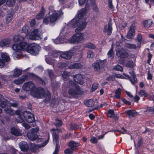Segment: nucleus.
<instances>
[{"label":"nucleus","instance_id":"a19ab883","mask_svg":"<svg viewBox=\"0 0 154 154\" xmlns=\"http://www.w3.org/2000/svg\"><path fill=\"white\" fill-rule=\"evenodd\" d=\"M21 48L20 43L19 44H14L12 47L13 50L15 51L20 50Z\"/></svg>","mask_w":154,"mask_h":154},{"label":"nucleus","instance_id":"de8ad7c7","mask_svg":"<svg viewBox=\"0 0 154 154\" xmlns=\"http://www.w3.org/2000/svg\"><path fill=\"white\" fill-rule=\"evenodd\" d=\"M7 102L8 101L7 100V101H5L0 99V106L2 108L5 107L7 105V103H8Z\"/></svg>","mask_w":154,"mask_h":154},{"label":"nucleus","instance_id":"ea45409f","mask_svg":"<svg viewBox=\"0 0 154 154\" xmlns=\"http://www.w3.org/2000/svg\"><path fill=\"white\" fill-rule=\"evenodd\" d=\"M85 47L93 49H95L96 48L95 45L91 42L86 43L85 45Z\"/></svg>","mask_w":154,"mask_h":154},{"label":"nucleus","instance_id":"ddd939ff","mask_svg":"<svg viewBox=\"0 0 154 154\" xmlns=\"http://www.w3.org/2000/svg\"><path fill=\"white\" fill-rule=\"evenodd\" d=\"M136 28V27L134 23H133L131 25L126 35L127 38L130 39L134 36Z\"/></svg>","mask_w":154,"mask_h":154},{"label":"nucleus","instance_id":"e433bc0d","mask_svg":"<svg viewBox=\"0 0 154 154\" xmlns=\"http://www.w3.org/2000/svg\"><path fill=\"white\" fill-rule=\"evenodd\" d=\"M129 74L131 76L133 77V81H132L131 83L133 84L136 83L137 82V79L134 71L133 70H131L129 72Z\"/></svg>","mask_w":154,"mask_h":154},{"label":"nucleus","instance_id":"f704fd0d","mask_svg":"<svg viewBox=\"0 0 154 154\" xmlns=\"http://www.w3.org/2000/svg\"><path fill=\"white\" fill-rule=\"evenodd\" d=\"M13 76L15 77H18L21 75L22 72L21 70L18 69H14Z\"/></svg>","mask_w":154,"mask_h":154},{"label":"nucleus","instance_id":"2f4dec72","mask_svg":"<svg viewBox=\"0 0 154 154\" xmlns=\"http://www.w3.org/2000/svg\"><path fill=\"white\" fill-rule=\"evenodd\" d=\"M125 47L129 49H135L137 48H140V47H137V45H136L135 44L126 43L125 45Z\"/></svg>","mask_w":154,"mask_h":154},{"label":"nucleus","instance_id":"09e8293b","mask_svg":"<svg viewBox=\"0 0 154 154\" xmlns=\"http://www.w3.org/2000/svg\"><path fill=\"white\" fill-rule=\"evenodd\" d=\"M48 73L51 80H52L55 77V75L52 70H48Z\"/></svg>","mask_w":154,"mask_h":154},{"label":"nucleus","instance_id":"4d7b16f0","mask_svg":"<svg viewBox=\"0 0 154 154\" xmlns=\"http://www.w3.org/2000/svg\"><path fill=\"white\" fill-rule=\"evenodd\" d=\"M12 17L13 16L11 14H8L6 18V23H8L11 20Z\"/></svg>","mask_w":154,"mask_h":154},{"label":"nucleus","instance_id":"5fc2aeb1","mask_svg":"<svg viewBox=\"0 0 154 154\" xmlns=\"http://www.w3.org/2000/svg\"><path fill=\"white\" fill-rule=\"evenodd\" d=\"M113 69L115 70L121 72L123 70V68L122 67L119 65H117L113 67Z\"/></svg>","mask_w":154,"mask_h":154},{"label":"nucleus","instance_id":"4468645a","mask_svg":"<svg viewBox=\"0 0 154 154\" xmlns=\"http://www.w3.org/2000/svg\"><path fill=\"white\" fill-rule=\"evenodd\" d=\"M112 22L110 21L108 22V25L104 26L103 32L107 33L108 35H110L112 33Z\"/></svg>","mask_w":154,"mask_h":154},{"label":"nucleus","instance_id":"a878e982","mask_svg":"<svg viewBox=\"0 0 154 154\" xmlns=\"http://www.w3.org/2000/svg\"><path fill=\"white\" fill-rule=\"evenodd\" d=\"M84 67V65L80 63H74L70 66V67L71 69H82Z\"/></svg>","mask_w":154,"mask_h":154},{"label":"nucleus","instance_id":"39448f33","mask_svg":"<svg viewBox=\"0 0 154 154\" xmlns=\"http://www.w3.org/2000/svg\"><path fill=\"white\" fill-rule=\"evenodd\" d=\"M83 35L84 34L82 33L75 34L69 39V41L73 44L81 43L84 40Z\"/></svg>","mask_w":154,"mask_h":154},{"label":"nucleus","instance_id":"8fccbe9b","mask_svg":"<svg viewBox=\"0 0 154 154\" xmlns=\"http://www.w3.org/2000/svg\"><path fill=\"white\" fill-rule=\"evenodd\" d=\"M94 52L91 51H88L87 53V57L88 58H93L94 57Z\"/></svg>","mask_w":154,"mask_h":154},{"label":"nucleus","instance_id":"864d4df0","mask_svg":"<svg viewBox=\"0 0 154 154\" xmlns=\"http://www.w3.org/2000/svg\"><path fill=\"white\" fill-rule=\"evenodd\" d=\"M70 128L71 130H75L79 128V125L76 124H70Z\"/></svg>","mask_w":154,"mask_h":154},{"label":"nucleus","instance_id":"680f3d73","mask_svg":"<svg viewBox=\"0 0 154 154\" xmlns=\"http://www.w3.org/2000/svg\"><path fill=\"white\" fill-rule=\"evenodd\" d=\"M146 112L148 111L149 112H151L152 113L154 114V107H147Z\"/></svg>","mask_w":154,"mask_h":154},{"label":"nucleus","instance_id":"49530a36","mask_svg":"<svg viewBox=\"0 0 154 154\" xmlns=\"http://www.w3.org/2000/svg\"><path fill=\"white\" fill-rule=\"evenodd\" d=\"M115 114L113 110L109 109L107 115L108 117L111 118L113 117L112 116H113Z\"/></svg>","mask_w":154,"mask_h":154},{"label":"nucleus","instance_id":"473e14b6","mask_svg":"<svg viewBox=\"0 0 154 154\" xmlns=\"http://www.w3.org/2000/svg\"><path fill=\"white\" fill-rule=\"evenodd\" d=\"M93 66L94 67V69L95 71H98L100 70V62L98 61H96L93 64Z\"/></svg>","mask_w":154,"mask_h":154},{"label":"nucleus","instance_id":"b1692460","mask_svg":"<svg viewBox=\"0 0 154 154\" xmlns=\"http://www.w3.org/2000/svg\"><path fill=\"white\" fill-rule=\"evenodd\" d=\"M45 10L43 6H42L40 13L36 16V18L39 20L43 18L45 15Z\"/></svg>","mask_w":154,"mask_h":154},{"label":"nucleus","instance_id":"20e7f679","mask_svg":"<svg viewBox=\"0 0 154 154\" xmlns=\"http://www.w3.org/2000/svg\"><path fill=\"white\" fill-rule=\"evenodd\" d=\"M44 91L43 88L40 87L36 88L35 87L32 91L30 92V94L34 98H42L44 97Z\"/></svg>","mask_w":154,"mask_h":154},{"label":"nucleus","instance_id":"6ab92c4d","mask_svg":"<svg viewBox=\"0 0 154 154\" xmlns=\"http://www.w3.org/2000/svg\"><path fill=\"white\" fill-rule=\"evenodd\" d=\"M19 146L21 150L23 152H26L28 150L29 146L28 144L25 142H21L19 143Z\"/></svg>","mask_w":154,"mask_h":154},{"label":"nucleus","instance_id":"79ce46f5","mask_svg":"<svg viewBox=\"0 0 154 154\" xmlns=\"http://www.w3.org/2000/svg\"><path fill=\"white\" fill-rule=\"evenodd\" d=\"M121 90L120 88H119L115 91V97L117 99H120V96L121 94Z\"/></svg>","mask_w":154,"mask_h":154},{"label":"nucleus","instance_id":"f8f14e48","mask_svg":"<svg viewBox=\"0 0 154 154\" xmlns=\"http://www.w3.org/2000/svg\"><path fill=\"white\" fill-rule=\"evenodd\" d=\"M67 145L69 148H72L74 151H75L79 149V147L81 144L79 143L72 140L67 143Z\"/></svg>","mask_w":154,"mask_h":154},{"label":"nucleus","instance_id":"9b49d317","mask_svg":"<svg viewBox=\"0 0 154 154\" xmlns=\"http://www.w3.org/2000/svg\"><path fill=\"white\" fill-rule=\"evenodd\" d=\"M35 88L34 84L31 82L24 83L23 86V88L24 90L26 91H30L31 92Z\"/></svg>","mask_w":154,"mask_h":154},{"label":"nucleus","instance_id":"a18cd8bd","mask_svg":"<svg viewBox=\"0 0 154 154\" xmlns=\"http://www.w3.org/2000/svg\"><path fill=\"white\" fill-rule=\"evenodd\" d=\"M62 125V122L61 120L57 118L56 119L55 122L54 123V125L57 127L61 126Z\"/></svg>","mask_w":154,"mask_h":154},{"label":"nucleus","instance_id":"f03ea898","mask_svg":"<svg viewBox=\"0 0 154 154\" xmlns=\"http://www.w3.org/2000/svg\"><path fill=\"white\" fill-rule=\"evenodd\" d=\"M78 17L79 18L78 20H72L69 23L73 27H77L75 29V32L76 33L82 31L85 28L87 24L85 19H82L81 17Z\"/></svg>","mask_w":154,"mask_h":154},{"label":"nucleus","instance_id":"c85d7f7f","mask_svg":"<svg viewBox=\"0 0 154 154\" xmlns=\"http://www.w3.org/2000/svg\"><path fill=\"white\" fill-rule=\"evenodd\" d=\"M44 97H45V103H49L51 97L50 92L48 91H44Z\"/></svg>","mask_w":154,"mask_h":154},{"label":"nucleus","instance_id":"aec40b11","mask_svg":"<svg viewBox=\"0 0 154 154\" xmlns=\"http://www.w3.org/2000/svg\"><path fill=\"white\" fill-rule=\"evenodd\" d=\"M126 116L129 118L133 117L136 116L138 113L134 110H128L125 112Z\"/></svg>","mask_w":154,"mask_h":154},{"label":"nucleus","instance_id":"a211bd4d","mask_svg":"<svg viewBox=\"0 0 154 154\" xmlns=\"http://www.w3.org/2000/svg\"><path fill=\"white\" fill-rule=\"evenodd\" d=\"M11 133L15 136H20L22 135V134L20 129L15 127H12L11 128Z\"/></svg>","mask_w":154,"mask_h":154},{"label":"nucleus","instance_id":"338daca9","mask_svg":"<svg viewBox=\"0 0 154 154\" xmlns=\"http://www.w3.org/2000/svg\"><path fill=\"white\" fill-rule=\"evenodd\" d=\"M59 146L58 145H56L53 154H58L59 152Z\"/></svg>","mask_w":154,"mask_h":154},{"label":"nucleus","instance_id":"37998d69","mask_svg":"<svg viewBox=\"0 0 154 154\" xmlns=\"http://www.w3.org/2000/svg\"><path fill=\"white\" fill-rule=\"evenodd\" d=\"M139 95L140 97H147L148 96V94L144 90H140L138 92Z\"/></svg>","mask_w":154,"mask_h":154},{"label":"nucleus","instance_id":"7ed1b4c3","mask_svg":"<svg viewBox=\"0 0 154 154\" xmlns=\"http://www.w3.org/2000/svg\"><path fill=\"white\" fill-rule=\"evenodd\" d=\"M68 94L67 97L70 98H74L77 95H82L83 92L80 88L77 86L75 88H69L68 91Z\"/></svg>","mask_w":154,"mask_h":154},{"label":"nucleus","instance_id":"dca6fc26","mask_svg":"<svg viewBox=\"0 0 154 154\" xmlns=\"http://www.w3.org/2000/svg\"><path fill=\"white\" fill-rule=\"evenodd\" d=\"M84 103L88 107H93L94 106H96L98 104L97 100H95L94 102V100L92 99H90L88 100H85L84 101Z\"/></svg>","mask_w":154,"mask_h":154},{"label":"nucleus","instance_id":"0eeeda50","mask_svg":"<svg viewBox=\"0 0 154 154\" xmlns=\"http://www.w3.org/2000/svg\"><path fill=\"white\" fill-rule=\"evenodd\" d=\"M22 115L25 121L28 123H31L35 121L34 115L31 112L24 111L23 112Z\"/></svg>","mask_w":154,"mask_h":154},{"label":"nucleus","instance_id":"603ef678","mask_svg":"<svg viewBox=\"0 0 154 154\" xmlns=\"http://www.w3.org/2000/svg\"><path fill=\"white\" fill-rule=\"evenodd\" d=\"M74 151L71 148H67L65 149L64 152L65 154H72Z\"/></svg>","mask_w":154,"mask_h":154},{"label":"nucleus","instance_id":"9d476101","mask_svg":"<svg viewBox=\"0 0 154 154\" xmlns=\"http://www.w3.org/2000/svg\"><path fill=\"white\" fill-rule=\"evenodd\" d=\"M116 55L118 57L122 58H128L129 56V54L123 47L119 48L116 50Z\"/></svg>","mask_w":154,"mask_h":154},{"label":"nucleus","instance_id":"412c9836","mask_svg":"<svg viewBox=\"0 0 154 154\" xmlns=\"http://www.w3.org/2000/svg\"><path fill=\"white\" fill-rule=\"evenodd\" d=\"M28 76L27 75H24L23 76L22 78H17L14 80V82L17 85H20L26 80Z\"/></svg>","mask_w":154,"mask_h":154},{"label":"nucleus","instance_id":"3c124183","mask_svg":"<svg viewBox=\"0 0 154 154\" xmlns=\"http://www.w3.org/2000/svg\"><path fill=\"white\" fill-rule=\"evenodd\" d=\"M6 3L7 5L9 7L13 5L15 3V0H7Z\"/></svg>","mask_w":154,"mask_h":154},{"label":"nucleus","instance_id":"052dcab7","mask_svg":"<svg viewBox=\"0 0 154 154\" xmlns=\"http://www.w3.org/2000/svg\"><path fill=\"white\" fill-rule=\"evenodd\" d=\"M8 103L12 107H17L18 106V103L17 102H15V103H11V102H8Z\"/></svg>","mask_w":154,"mask_h":154},{"label":"nucleus","instance_id":"72a5a7b5","mask_svg":"<svg viewBox=\"0 0 154 154\" xmlns=\"http://www.w3.org/2000/svg\"><path fill=\"white\" fill-rule=\"evenodd\" d=\"M10 43V41L8 39H5L0 42V47H2L9 44Z\"/></svg>","mask_w":154,"mask_h":154},{"label":"nucleus","instance_id":"13d9d810","mask_svg":"<svg viewBox=\"0 0 154 154\" xmlns=\"http://www.w3.org/2000/svg\"><path fill=\"white\" fill-rule=\"evenodd\" d=\"M98 84H94L92 86V88L91 89V91L92 92L95 91L98 88Z\"/></svg>","mask_w":154,"mask_h":154},{"label":"nucleus","instance_id":"6e6d98bb","mask_svg":"<svg viewBox=\"0 0 154 154\" xmlns=\"http://www.w3.org/2000/svg\"><path fill=\"white\" fill-rule=\"evenodd\" d=\"M69 73L66 71H64L62 74V76L64 79H67L69 76Z\"/></svg>","mask_w":154,"mask_h":154},{"label":"nucleus","instance_id":"6e6552de","mask_svg":"<svg viewBox=\"0 0 154 154\" xmlns=\"http://www.w3.org/2000/svg\"><path fill=\"white\" fill-rule=\"evenodd\" d=\"M41 33L39 29H34L29 35V38L32 40H40L42 39Z\"/></svg>","mask_w":154,"mask_h":154},{"label":"nucleus","instance_id":"bf43d9fd","mask_svg":"<svg viewBox=\"0 0 154 154\" xmlns=\"http://www.w3.org/2000/svg\"><path fill=\"white\" fill-rule=\"evenodd\" d=\"M115 79V77L113 75H110L107 77L106 80L109 81H113Z\"/></svg>","mask_w":154,"mask_h":154},{"label":"nucleus","instance_id":"774afa93","mask_svg":"<svg viewBox=\"0 0 154 154\" xmlns=\"http://www.w3.org/2000/svg\"><path fill=\"white\" fill-rule=\"evenodd\" d=\"M143 141V139L142 138H140L138 139V141L137 143V146L140 147L142 145Z\"/></svg>","mask_w":154,"mask_h":154},{"label":"nucleus","instance_id":"c03bdc74","mask_svg":"<svg viewBox=\"0 0 154 154\" xmlns=\"http://www.w3.org/2000/svg\"><path fill=\"white\" fill-rule=\"evenodd\" d=\"M29 28L27 25H24L23 27L22 30V32L27 34L29 32Z\"/></svg>","mask_w":154,"mask_h":154},{"label":"nucleus","instance_id":"5701e85b","mask_svg":"<svg viewBox=\"0 0 154 154\" xmlns=\"http://www.w3.org/2000/svg\"><path fill=\"white\" fill-rule=\"evenodd\" d=\"M64 41L65 37L61 36V35L60 34L58 37L54 40V42L56 44H60L63 43Z\"/></svg>","mask_w":154,"mask_h":154},{"label":"nucleus","instance_id":"c756f323","mask_svg":"<svg viewBox=\"0 0 154 154\" xmlns=\"http://www.w3.org/2000/svg\"><path fill=\"white\" fill-rule=\"evenodd\" d=\"M20 50H25L27 51V50L29 47V45L26 42L22 41L20 43Z\"/></svg>","mask_w":154,"mask_h":154},{"label":"nucleus","instance_id":"58836bf2","mask_svg":"<svg viewBox=\"0 0 154 154\" xmlns=\"http://www.w3.org/2000/svg\"><path fill=\"white\" fill-rule=\"evenodd\" d=\"M107 54L109 58L111 59H112L114 58V55L112 46V47L111 49L108 51Z\"/></svg>","mask_w":154,"mask_h":154},{"label":"nucleus","instance_id":"1a4fd4ad","mask_svg":"<svg viewBox=\"0 0 154 154\" xmlns=\"http://www.w3.org/2000/svg\"><path fill=\"white\" fill-rule=\"evenodd\" d=\"M90 3L93 5L94 3V0H87V3L85 7L82 9L78 13V17L79 18L82 17L85 14L87 10V8L89 7Z\"/></svg>","mask_w":154,"mask_h":154},{"label":"nucleus","instance_id":"f257e3e1","mask_svg":"<svg viewBox=\"0 0 154 154\" xmlns=\"http://www.w3.org/2000/svg\"><path fill=\"white\" fill-rule=\"evenodd\" d=\"M63 14V13L60 10L57 11L54 10L51 14H50V12H49L43 19V23L46 25L50 23L52 25L53 24L54 25L57 20Z\"/></svg>","mask_w":154,"mask_h":154},{"label":"nucleus","instance_id":"c9c22d12","mask_svg":"<svg viewBox=\"0 0 154 154\" xmlns=\"http://www.w3.org/2000/svg\"><path fill=\"white\" fill-rule=\"evenodd\" d=\"M142 37L140 34H138L136 39V41L137 42V47H140L142 41Z\"/></svg>","mask_w":154,"mask_h":154},{"label":"nucleus","instance_id":"0e129e2a","mask_svg":"<svg viewBox=\"0 0 154 154\" xmlns=\"http://www.w3.org/2000/svg\"><path fill=\"white\" fill-rule=\"evenodd\" d=\"M91 142L94 144L96 143L97 142V139L94 137H92L90 140Z\"/></svg>","mask_w":154,"mask_h":154},{"label":"nucleus","instance_id":"423d86ee","mask_svg":"<svg viewBox=\"0 0 154 154\" xmlns=\"http://www.w3.org/2000/svg\"><path fill=\"white\" fill-rule=\"evenodd\" d=\"M39 49V45L36 43H33L29 45L27 52L33 55H36L38 54Z\"/></svg>","mask_w":154,"mask_h":154},{"label":"nucleus","instance_id":"7c9ffc66","mask_svg":"<svg viewBox=\"0 0 154 154\" xmlns=\"http://www.w3.org/2000/svg\"><path fill=\"white\" fill-rule=\"evenodd\" d=\"M2 60L4 62H7L10 60V58L9 55L7 53H2L1 55Z\"/></svg>","mask_w":154,"mask_h":154},{"label":"nucleus","instance_id":"393cba45","mask_svg":"<svg viewBox=\"0 0 154 154\" xmlns=\"http://www.w3.org/2000/svg\"><path fill=\"white\" fill-rule=\"evenodd\" d=\"M27 135L28 138L32 140H35L38 137V136L36 134L30 132H28Z\"/></svg>","mask_w":154,"mask_h":154},{"label":"nucleus","instance_id":"bb28decb","mask_svg":"<svg viewBox=\"0 0 154 154\" xmlns=\"http://www.w3.org/2000/svg\"><path fill=\"white\" fill-rule=\"evenodd\" d=\"M24 37L20 35H15L13 38L14 41L15 42H21L24 41Z\"/></svg>","mask_w":154,"mask_h":154},{"label":"nucleus","instance_id":"4c0bfd02","mask_svg":"<svg viewBox=\"0 0 154 154\" xmlns=\"http://www.w3.org/2000/svg\"><path fill=\"white\" fill-rule=\"evenodd\" d=\"M80 48V47L79 46H74L71 49L70 51L71 53H72V55H73L74 54L77 53L79 52Z\"/></svg>","mask_w":154,"mask_h":154},{"label":"nucleus","instance_id":"4be33fe9","mask_svg":"<svg viewBox=\"0 0 154 154\" xmlns=\"http://www.w3.org/2000/svg\"><path fill=\"white\" fill-rule=\"evenodd\" d=\"M52 132L53 143L58 145L59 140V135L56 131Z\"/></svg>","mask_w":154,"mask_h":154},{"label":"nucleus","instance_id":"cd10ccee","mask_svg":"<svg viewBox=\"0 0 154 154\" xmlns=\"http://www.w3.org/2000/svg\"><path fill=\"white\" fill-rule=\"evenodd\" d=\"M152 24H153V22L151 19L145 20L143 22V26L146 28L149 27Z\"/></svg>","mask_w":154,"mask_h":154},{"label":"nucleus","instance_id":"69168bd1","mask_svg":"<svg viewBox=\"0 0 154 154\" xmlns=\"http://www.w3.org/2000/svg\"><path fill=\"white\" fill-rule=\"evenodd\" d=\"M152 55L149 52L148 54L147 57L148 58L147 60V63L149 64L151 60V58L152 57Z\"/></svg>","mask_w":154,"mask_h":154},{"label":"nucleus","instance_id":"2eb2a0df","mask_svg":"<svg viewBox=\"0 0 154 154\" xmlns=\"http://www.w3.org/2000/svg\"><path fill=\"white\" fill-rule=\"evenodd\" d=\"M73 56L72 53H71L70 50L68 51L63 52L62 54L60 55L59 58H61L69 60Z\"/></svg>","mask_w":154,"mask_h":154},{"label":"nucleus","instance_id":"f3484780","mask_svg":"<svg viewBox=\"0 0 154 154\" xmlns=\"http://www.w3.org/2000/svg\"><path fill=\"white\" fill-rule=\"evenodd\" d=\"M74 80L76 82L80 84H83L84 83L83 77L80 74L75 75L73 77Z\"/></svg>","mask_w":154,"mask_h":154},{"label":"nucleus","instance_id":"e2e57ef3","mask_svg":"<svg viewBox=\"0 0 154 154\" xmlns=\"http://www.w3.org/2000/svg\"><path fill=\"white\" fill-rule=\"evenodd\" d=\"M11 152L12 154H20L18 151L14 148L11 149Z\"/></svg>","mask_w":154,"mask_h":154}]
</instances>
